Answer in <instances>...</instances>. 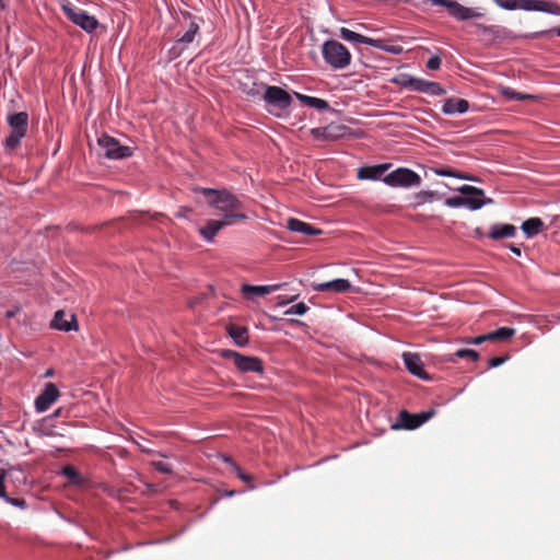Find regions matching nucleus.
Wrapping results in <instances>:
<instances>
[{
  "label": "nucleus",
  "instance_id": "obj_1",
  "mask_svg": "<svg viewBox=\"0 0 560 560\" xmlns=\"http://www.w3.org/2000/svg\"><path fill=\"white\" fill-rule=\"evenodd\" d=\"M199 191L207 198L210 207L222 212V219L225 221L236 224L247 219L243 212V203L233 194L212 188H199Z\"/></svg>",
  "mask_w": 560,
  "mask_h": 560
},
{
  "label": "nucleus",
  "instance_id": "obj_2",
  "mask_svg": "<svg viewBox=\"0 0 560 560\" xmlns=\"http://www.w3.org/2000/svg\"><path fill=\"white\" fill-rule=\"evenodd\" d=\"M495 4L505 10L539 11L560 15V5L545 0H493Z\"/></svg>",
  "mask_w": 560,
  "mask_h": 560
},
{
  "label": "nucleus",
  "instance_id": "obj_3",
  "mask_svg": "<svg viewBox=\"0 0 560 560\" xmlns=\"http://www.w3.org/2000/svg\"><path fill=\"white\" fill-rule=\"evenodd\" d=\"M323 58L332 69H345L351 63V54L341 43L330 39L322 47Z\"/></svg>",
  "mask_w": 560,
  "mask_h": 560
},
{
  "label": "nucleus",
  "instance_id": "obj_4",
  "mask_svg": "<svg viewBox=\"0 0 560 560\" xmlns=\"http://www.w3.org/2000/svg\"><path fill=\"white\" fill-rule=\"evenodd\" d=\"M62 11L65 15L75 25L81 27L83 31L88 33H92L95 31L100 23L97 19L93 15H90L85 10L75 7L70 1H66L62 4Z\"/></svg>",
  "mask_w": 560,
  "mask_h": 560
},
{
  "label": "nucleus",
  "instance_id": "obj_5",
  "mask_svg": "<svg viewBox=\"0 0 560 560\" xmlns=\"http://www.w3.org/2000/svg\"><path fill=\"white\" fill-rule=\"evenodd\" d=\"M264 100L269 105V112L280 116L277 110H287L292 104L291 95L280 86L268 85L264 94Z\"/></svg>",
  "mask_w": 560,
  "mask_h": 560
},
{
  "label": "nucleus",
  "instance_id": "obj_6",
  "mask_svg": "<svg viewBox=\"0 0 560 560\" xmlns=\"http://www.w3.org/2000/svg\"><path fill=\"white\" fill-rule=\"evenodd\" d=\"M222 357L233 360L235 368L243 373H264V363L257 357L244 355L234 350H223Z\"/></svg>",
  "mask_w": 560,
  "mask_h": 560
},
{
  "label": "nucleus",
  "instance_id": "obj_7",
  "mask_svg": "<svg viewBox=\"0 0 560 560\" xmlns=\"http://www.w3.org/2000/svg\"><path fill=\"white\" fill-rule=\"evenodd\" d=\"M383 182L392 187H411L421 184V177L410 168L398 167L387 174Z\"/></svg>",
  "mask_w": 560,
  "mask_h": 560
},
{
  "label": "nucleus",
  "instance_id": "obj_8",
  "mask_svg": "<svg viewBox=\"0 0 560 560\" xmlns=\"http://www.w3.org/2000/svg\"><path fill=\"white\" fill-rule=\"evenodd\" d=\"M98 145L104 150V155L110 160L126 159L132 155V149L121 145L115 138L103 135L97 140Z\"/></svg>",
  "mask_w": 560,
  "mask_h": 560
},
{
  "label": "nucleus",
  "instance_id": "obj_9",
  "mask_svg": "<svg viewBox=\"0 0 560 560\" xmlns=\"http://www.w3.org/2000/svg\"><path fill=\"white\" fill-rule=\"evenodd\" d=\"M434 415L433 410L420 412V413H410L407 410H401L398 415V422L393 424V429H406V430H415L425 423L432 416Z\"/></svg>",
  "mask_w": 560,
  "mask_h": 560
},
{
  "label": "nucleus",
  "instance_id": "obj_10",
  "mask_svg": "<svg viewBox=\"0 0 560 560\" xmlns=\"http://www.w3.org/2000/svg\"><path fill=\"white\" fill-rule=\"evenodd\" d=\"M458 191L465 196V207L470 210H478L485 205L492 203V199L485 198V191L481 188L463 185Z\"/></svg>",
  "mask_w": 560,
  "mask_h": 560
},
{
  "label": "nucleus",
  "instance_id": "obj_11",
  "mask_svg": "<svg viewBox=\"0 0 560 560\" xmlns=\"http://www.w3.org/2000/svg\"><path fill=\"white\" fill-rule=\"evenodd\" d=\"M348 127L345 125L330 124L326 127H318L311 129V135L316 140L320 141H335L345 137Z\"/></svg>",
  "mask_w": 560,
  "mask_h": 560
},
{
  "label": "nucleus",
  "instance_id": "obj_12",
  "mask_svg": "<svg viewBox=\"0 0 560 560\" xmlns=\"http://www.w3.org/2000/svg\"><path fill=\"white\" fill-rule=\"evenodd\" d=\"M59 397V390L54 383H47L43 392L35 399V408L38 412L46 411Z\"/></svg>",
  "mask_w": 560,
  "mask_h": 560
},
{
  "label": "nucleus",
  "instance_id": "obj_13",
  "mask_svg": "<svg viewBox=\"0 0 560 560\" xmlns=\"http://www.w3.org/2000/svg\"><path fill=\"white\" fill-rule=\"evenodd\" d=\"M406 369L415 376L421 380H430L429 374L423 369V363L420 357L416 353L405 352L402 354Z\"/></svg>",
  "mask_w": 560,
  "mask_h": 560
},
{
  "label": "nucleus",
  "instance_id": "obj_14",
  "mask_svg": "<svg viewBox=\"0 0 560 560\" xmlns=\"http://www.w3.org/2000/svg\"><path fill=\"white\" fill-rule=\"evenodd\" d=\"M233 225L232 223L225 221L224 219L220 220H207L205 225L199 229V234L202 238L209 243L214 241L215 235L225 226Z\"/></svg>",
  "mask_w": 560,
  "mask_h": 560
},
{
  "label": "nucleus",
  "instance_id": "obj_15",
  "mask_svg": "<svg viewBox=\"0 0 560 560\" xmlns=\"http://www.w3.org/2000/svg\"><path fill=\"white\" fill-rule=\"evenodd\" d=\"M351 283L347 279H335L327 282H320V283H312V288L314 291L317 292H338L343 293L348 292L351 289Z\"/></svg>",
  "mask_w": 560,
  "mask_h": 560
},
{
  "label": "nucleus",
  "instance_id": "obj_16",
  "mask_svg": "<svg viewBox=\"0 0 560 560\" xmlns=\"http://www.w3.org/2000/svg\"><path fill=\"white\" fill-rule=\"evenodd\" d=\"M340 36L342 39L358 43V44H366L372 47L382 48V40L381 39H374L364 35H361L359 33H355L347 27L340 28Z\"/></svg>",
  "mask_w": 560,
  "mask_h": 560
},
{
  "label": "nucleus",
  "instance_id": "obj_17",
  "mask_svg": "<svg viewBox=\"0 0 560 560\" xmlns=\"http://www.w3.org/2000/svg\"><path fill=\"white\" fill-rule=\"evenodd\" d=\"M413 91L421 92L431 96H440L446 93L445 89L438 82L417 78L413 83Z\"/></svg>",
  "mask_w": 560,
  "mask_h": 560
},
{
  "label": "nucleus",
  "instance_id": "obj_18",
  "mask_svg": "<svg viewBox=\"0 0 560 560\" xmlns=\"http://www.w3.org/2000/svg\"><path fill=\"white\" fill-rule=\"evenodd\" d=\"M282 284H271V285H252V284H243L242 293L247 299H253L254 296H264L270 294L275 291H278Z\"/></svg>",
  "mask_w": 560,
  "mask_h": 560
},
{
  "label": "nucleus",
  "instance_id": "obj_19",
  "mask_svg": "<svg viewBox=\"0 0 560 560\" xmlns=\"http://www.w3.org/2000/svg\"><path fill=\"white\" fill-rule=\"evenodd\" d=\"M287 228L292 232L301 233L304 235L322 234V231L319 229L315 228L314 225H312L310 223H306L299 219H295V218H290L287 221Z\"/></svg>",
  "mask_w": 560,
  "mask_h": 560
},
{
  "label": "nucleus",
  "instance_id": "obj_20",
  "mask_svg": "<svg viewBox=\"0 0 560 560\" xmlns=\"http://www.w3.org/2000/svg\"><path fill=\"white\" fill-rule=\"evenodd\" d=\"M390 164H378L373 166H363L358 171L359 179H380L389 168Z\"/></svg>",
  "mask_w": 560,
  "mask_h": 560
},
{
  "label": "nucleus",
  "instance_id": "obj_21",
  "mask_svg": "<svg viewBox=\"0 0 560 560\" xmlns=\"http://www.w3.org/2000/svg\"><path fill=\"white\" fill-rule=\"evenodd\" d=\"M469 109L468 101L464 98H447L442 107V112L446 115L463 114Z\"/></svg>",
  "mask_w": 560,
  "mask_h": 560
},
{
  "label": "nucleus",
  "instance_id": "obj_22",
  "mask_svg": "<svg viewBox=\"0 0 560 560\" xmlns=\"http://www.w3.org/2000/svg\"><path fill=\"white\" fill-rule=\"evenodd\" d=\"M184 18L188 19V25L186 32L178 37L177 43L189 45L194 42L196 35L199 32V23L196 21V19L188 12L184 13Z\"/></svg>",
  "mask_w": 560,
  "mask_h": 560
},
{
  "label": "nucleus",
  "instance_id": "obj_23",
  "mask_svg": "<svg viewBox=\"0 0 560 560\" xmlns=\"http://www.w3.org/2000/svg\"><path fill=\"white\" fill-rule=\"evenodd\" d=\"M75 319L73 315H70V320L67 319V314L63 311H57L51 322V327L62 331H70L77 329Z\"/></svg>",
  "mask_w": 560,
  "mask_h": 560
},
{
  "label": "nucleus",
  "instance_id": "obj_24",
  "mask_svg": "<svg viewBox=\"0 0 560 560\" xmlns=\"http://www.w3.org/2000/svg\"><path fill=\"white\" fill-rule=\"evenodd\" d=\"M226 330L237 346L244 347L248 343V331L246 327L230 324L226 326Z\"/></svg>",
  "mask_w": 560,
  "mask_h": 560
},
{
  "label": "nucleus",
  "instance_id": "obj_25",
  "mask_svg": "<svg viewBox=\"0 0 560 560\" xmlns=\"http://www.w3.org/2000/svg\"><path fill=\"white\" fill-rule=\"evenodd\" d=\"M516 234V228L512 224H494L491 226L488 236L492 240L513 237Z\"/></svg>",
  "mask_w": 560,
  "mask_h": 560
},
{
  "label": "nucleus",
  "instance_id": "obj_26",
  "mask_svg": "<svg viewBox=\"0 0 560 560\" xmlns=\"http://www.w3.org/2000/svg\"><path fill=\"white\" fill-rule=\"evenodd\" d=\"M8 124L10 126L11 130L27 131L28 115L25 112H19V113L9 115Z\"/></svg>",
  "mask_w": 560,
  "mask_h": 560
},
{
  "label": "nucleus",
  "instance_id": "obj_27",
  "mask_svg": "<svg viewBox=\"0 0 560 560\" xmlns=\"http://www.w3.org/2000/svg\"><path fill=\"white\" fill-rule=\"evenodd\" d=\"M295 97L302 102L304 105L316 108L318 110L329 109V104L327 101L314 96H308L299 92H294Z\"/></svg>",
  "mask_w": 560,
  "mask_h": 560
},
{
  "label": "nucleus",
  "instance_id": "obj_28",
  "mask_svg": "<svg viewBox=\"0 0 560 560\" xmlns=\"http://www.w3.org/2000/svg\"><path fill=\"white\" fill-rule=\"evenodd\" d=\"M544 222L539 218H530L523 222L522 230L527 237H533L541 232Z\"/></svg>",
  "mask_w": 560,
  "mask_h": 560
},
{
  "label": "nucleus",
  "instance_id": "obj_29",
  "mask_svg": "<svg viewBox=\"0 0 560 560\" xmlns=\"http://www.w3.org/2000/svg\"><path fill=\"white\" fill-rule=\"evenodd\" d=\"M516 330L511 327H501L494 331H491L488 334V340L489 341H506L514 337Z\"/></svg>",
  "mask_w": 560,
  "mask_h": 560
},
{
  "label": "nucleus",
  "instance_id": "obj_30",
  "mask_svg": "<svg viewBox=\"0 0 560 560\" xmlns=\"http://www.w3.org/2000/svg\"><path fill=\"white\" fill-rule=\"evenodd\" d=\"M431 171L439 176H447V177H455L460 179H467V180H476L475 177L469 176L467 174L457 172L450 167H432Z\"/></svg>",
  "mask_w": 560,
  "mask_h": 560
},
{
  "label": "nucleus",
  "instance_id": "obj_31",
  "mask_svg": "<svg viewBox=\"0 0 560 560\" xmlns=\"http://www.w3.org/2000/svg\"><path fill=\"white\" fill-rule=\"evenodd\" d=\"M26 133L27 131L11 130L10 135L5 139V147L11 150L16 149L21 144V141L26 136Z\"/></svg>",
  "mask_w": 560,
  "mask_h": 560
},
{
  "label": "nucleus",
  "instance_id": "obj_32",
  "mask_svg": "<svg viewBox=\"0 0 560 560\" xmlns=\"http://www.w3.org/2000/svg\"><path fill=\"white\" fill-rule=\"evenodd\" d=\"M62 475L67 477L72 485L80 486L84 482V478L73 466H65L62 468Z\"/></svg>",
  "mask_w": 560,
  "mask_h": 560
},
{
  "label": "nucleus",
  "instance_id": "obj_33",
  "mask_svg": "<svg viewBox=\"0 0 560 560\" xmlns=\"http://www.w3.org/2000/svg\"><path fill=\"white\" fill-rule=\"evenodd\" d=\"M416 79L417 78L410 74L402 73L399 77L395 78L393 82L400 85L404 89H409L413 91V83L416 82Z\"/></svg>",
  "mask_w": 560,
  "mask_h": 560
},
{
  "label": "nucleus",
  "instance_id": "obj_34",
  "mask_svg": "<svg viewBox=\"0 0 560 560\" xmlns=\"http://www.w3.org/2000/svg\"><path fill=\"white\" fill-rule=\"evenodd\" d=\"M415 198L417 199V205H422L424 202L431 201L433 199L439 198V194L433 190H422L415 195Z\"/></svg>",
  "mask_w": 560,
  "mask_h": 560
},
{
  "label": "nucleus",
  "instance_id": "obj_35",
  "mask_svg": "<svg viewBox=\"0 0 560 560\" xmlns=\"http://www.w3.org/2000/svg\"><path fill=\"white\" fill-rule=\"evenodd\" d=\"M307 311L308 306L304 302H300L284 311V315H304Z\"/></svg>",
  "mask_w": 560,
  "mask_h": 560
},
{
  "label": "nucleus",
  "instance_id": "obj_36",
  "mask_svg": "<svg viewBox=\"0 0 560 560\" xmlns=\"http://www.w3.org/2000/svg\"><path fill=\"white\" fill-rule=\"evenodd\" d=\"M458 358H469L472 361H477L479 359V353L472 349H459L455 353Z\"/></svg>",
  "mask_w": 560,
  "mask_h": 560
},
{
  "label": "nucleus",
  "instance_id": "obj_37",
  "mask_svg": "<svg viewBox=\"0 0 560 560\" xmlns=\"http://www.w3.org/2000/svg\"><path fill=\"white\" fill-rule=\"evenodd\" d=\"M445 205L452 208L465 207V196H455L447 198Z\"/></svg>",
  "mask_w": 560,
  "mask_h": 560
},
{
  "label": "nucleus",
  "instance_id": "obj_38",
  "mask_svg": "<svg viewBox=\"0 0 560 560\" xmlns=\"http://www.w3.org/2000/svg\"><path fill=\"white\" fill-rule=\"evenodd\" d=\"M152 466L155 470L162 472V474H172L173 469L172 466L164 462H153Z\"/></svg>",
  "mask_w": 560,
  "mask_h": 560
},
{
  "label": "nucleus",
  "instance_id": "obj_39",
  "mask_svg": "<svg viewBox=\"0 0 560 560\" xmlns=\"http://www.w3.org/2000/svg\"><path fill=\"white\" fill-rule=\"evenodd\" d=\"M548 34H556L557 36H560V27L548 30V31L536 32V33H533L530 35H527L526 37L527 38H538L540 36H545V35H548Z\"/></svg>",
  "mask_w": 560,
  "mask_h": 560
},
{
  "label": "nucleus",
  "instance_id": "obj_40",
  "mask_svg": "<svg viewBox=\"0 0 560 560\" xmlns=\"http://www.w3.org/2000/svg\"><path fill=\"white\" fill-rule=\"evenodd\" d=\"M442 63V60L439 56L431 57L427 62V68L430 70H438L440 69Z\"/></svg>",
  "mask_w": 560,
  "mask_h": 560
},
{
  "label": "nucleus",
  "instance_id": "obj_41",
  "mask_svg": "<svg viewBox=\"0 0 560 560\" xmlns=\"http://www.w3.org/2000/svg\"><path fill=\"white\" fill-rule=\"evenodd\" d=\"M500 92L508 100H515V97L517 96V92L508 86L501 88Z\"/></svg>",
  "mask_w": 560,
  "mask_h": 560
},
{
  "label": "nucleus",
  "instance_id": "obj_42",
  "mask_svg": "<svg viewBox=\"0 0 560 560\" xmlns=\"http://www.w3.org/2000/svg\"><path fill=\"white\" fill-rule=\"evenodd\" d=\"M508 360V357H493L489 360L488 365L490 368H498Z\"/></svg>",
  "mask_w": 560,
  "mask_h": 560
},
{
  "label": "nucleus",
  "instance_id": "obj_43",
  "mask_svg": "<svg viewBox=\"0 0 560 560\" xmlns=\"http://www.w3.org/2000/svg\"><path fill=\"white\" fill-rule=\"evenodd\" d=\"M485 341H489L488 340V334L486 335H480V336H477V337H474V338H470L469 340H467L466 342L467 343H471V345H481L482 342Z\"/></svg>",
  "mask_w": 560,
  "mask_h": 560
},
{
  "label": "nucleus",
  "instance_id": "obj_44",
  "mask_svg": "<svg viewBox=\"0 0 560 560\" xmlns=\"http://www.w3.org/2000/svg\"><path fill=\"white\" fill-rule=\"evenodd\" d=\"M4 479H5V472H0V497L4 500L8 498V494L5 492V486H4Z\"/></svg>",
  "mask_w": 560,
  "mask_h": 560
},
{
  "label": "nucleus",
  "instance_id": "obj_45",
  "mask_svg": "<svg viewBox=\"0 0 560 560\" xmlns=\"http://www.w3.org/2000/svg\"><path fill=\"white\" fill-rule=\"evenodd\" d=\"M7 502L11 503L12 505L24 508L25 506V500L21 498H8L5 499Z\"/></svg>",
  "mask_w": 560,
  "mask_h": 560
},
{
  "label": "nucleus",
  "instance_id": "obj_46",
  "mask_svg": "<svg viewBox=\"0 0 560 560\" xmlns=\"http://www.w3.org/2000/svg\"><path fill=\"white\" fill-rule=\"evenodd\" d=\"M235 471L237 474V477L245 481V482H250L252 481V476L245 474L238 466H235Z\"/></svg>",
  "mask_w": 560,
  "mask_h": 560
},
{
  "label": "nucleus",
  "instance_id": "obj_47",
  "mask_svg": "<svg viewBox=\"0 0 560 560\" xmlns=\"http://www.w3.org/2000/svg\"><path fill=\"white\" fill-rule=\"evenodd\" d=\"M532 98H534V96L530 94H524V93L517 92V96L515 97V101H525V100H532Z\"/></svg>",
  "mask_w": 560,
  "mask_h": 560
},
{
  "label": "nucleus",
  "instance_id": "obj_48",
  "mask_svg": "<svg viewBox=\"0 0 560 560\" xmlns=\"http://www.w3.org/2000/svg\"><path fill=\"white\" fill-rule=\"evenodd\" d=\"M509 247L515 255H521V249L518 247L514 246L513 244L509 245Z\"/></svg>",
  "mask_w": 560,
  "mask_h": 560
},
{
  "label": "nucleus",
  "instance_id": "obj_49",
  "mask_svg": "<svg viewBox=\"0 0 560 560\" xmlns=\"http://www.w3.org/2000/svg\"><path fill=\"white\" fill-rule=\"evenodd\" d=\"M296 298H298V295H294V296H292L291 299H289V300H287V301H282V302H280V303H279V305H284V304H287V303L293 302Z\"/></svg>",
  "mask_w": 560,
  "mask_h": 560
},
{
  "label": "nucleus",
  "instance_id": "obj_50",
  "mask_svg": "<svg viewBox=\"0 0 560 560\" xmlns=\"http://www.w3.org/2000/svg\"><path fill=\"white\" fill-rule=\"evenodd\" d=\"M7 7V3H5V0H0V9H5Z\"/></svg>",
  "mask_w": 560,
  "mask_h": 560
},
{
  "label": "nucleus",
  "instance_id": "obj_51",
  "mask_svg": "<svg viewBox=\"0 0 560 560\" xmlns=\"http://www.w3.org/2000/svg\"><path fill=\"white\" fill-rule=\"evenodd\" d=\"M60 412H61V409L56 410V411H55V413H54V417L59 416V415H60Z\"/></svg>",
  "mask_w": 560,
  "mask_h": 560
},
{
  "label": "nucleus",
  "instance_id": "obj_52",
  "mask_svg": "<svg viewBox=\"0 0 560 560\" xmlns=\"http://www.w3.org/2000/svg\"><path fill=\"white\" fill-rule=\"evenodd\" d=\"M140 448H141V451H142V452H145V453H152V451H150V450H145V448H144V447H142V446H140Z\"/></svg>",
  "mask_w": 560,
  "mask_h": 560
},
{
  "label": "nucleus",
  "instance_id": "obj_53",
  "mask_svg": "<svg viewBox=\"0 0 560 560\" xmlns=\"http://www.w3.org/2000/svg\"><path fill=\"white\" fill-rule=\"evenodd\" d=\"M234 493H235V491L232 490V491L226 492V495L232 497V495H234Z\"/></svg>",
  "mask_w": 560,
  "mask_h": 560
}]
</instances>
